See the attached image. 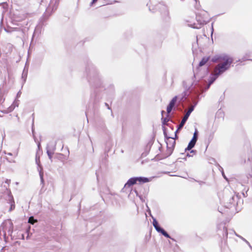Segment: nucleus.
Instances as JSON below:
<instances>
[{"mask_svg": "<svg viewBox=\"0 0 252 252\" xmlns=\"http://www.w3.org/2000/svg\"><path fill=\"white\" fill-rule=\"evenodd\" d=\"M212 61L213 62H219L220 63L215 67L214 72L210 78L207 89L216 80L218 77L229 69L233 62V59L226 55H216Z\"/></svg>", "mask_w": 252, "mask_h": 252, "instance_id": "obj_1", "label": "nucleus"}, {"mask_svg": "<svg viewBox=\"0 0 252 252\" xmlns=\"http://www.w3.org/2000/svg\"><path fill=\"white\" fill-rule=\"evenodd\" d=\"M4 189L3 192L5 193L7 195V198L6 199L7 202L8 204H10V207L8 211L11 212L15 208V201L13 198V196L11 193L10 190L8 189V187L5 186H3Z\"/></svg>", "mask_w": 252, "mask_h": 252, "instance_id": "obj_2", "label": "nucleus"}, {"mask_svg": "<svg viewBox=\"0 0 252 252\" xmlns=\"http://www.w3.org/2000/svg\"><path fill=\"white\" fill-rule=\"evenodd\" d=\"M150 181V180L149 178L145 177H134L131 178L128 180L127 183L125 184V187L126 186H130L136 183L137 182H138L140 183H147Z\"/></svg>", "mask_w": 252, "mask_h": 252, "instance_id": "obj_3", "label": "nucleus"}, {"mask_svg": "<svg viewBox=\"0 0 252 252\" xmlns=\"http://www.w3.org/2000/svg\"><path fill=\"white\" fill-rule=\"evenodd\" d=\"M153 219V225L154 226L156 230L159 233H161L163 235H164L165 237L167 238H170L169 234L162 228L159 227L158 225V221H157L156 219L154 218V217H152Z\"/></svg>", "mask_w": 252, "mask_h": 252, "instance_id": "obj_4", "label": "nucleus"}, {"mask_svg": "<svg viewBox=\"0 0 252 252\" xmlns=\"http://www.w3.org/2000/svg\"><path fill=\"white\" fill-rule=\"evenodd\" d=\"M177 100V97H174L171 101L170 102L169 105L167 106V112L168 113H169L171 112L173 107H174L176 102Z\"/></svg>", "mask_w": 252, "mask_h": 252, "instance_id": "obj_5", "label": "nucleus"}, {"mask_svg": "<svg viewBox=\"0 0 252 252\" xmlns=\"http://www.w3.org/2000/svg\"><path fill=\"white\" fill-rule=\"evenodd\" d=\"M19 105V103L17 100H15L13 103L8 108V110L6 111L7 113L10 112L12 111L15 107H18Z\"/></svg>", "mask_w": 252, "mask_h": 252, "instance_id": "obj_6", "label": "nucleus"}, {"mask_svg": "<svg viewBox=\"0 0 252 252\" xmlns=\"http://www.w3.org/2000/svg\"><path fill=\"white\" fill-rule=\"evenodd\" d=\"M196 141L194 140L191 139V140L189 143L188 147L185 149V151L190 150H191L195 145Z\"/></svg>", "mask_w": 252, "mask_h": 252, "instance_id": "obj_7", "label": "nucleus"}, {"mask_svg": "<svg viewBox=\"0 0 252 252\" xmlns=\"http://www.w3.org/2000/svg\"><path fill=\"white\" fill-rule=\"evenodd\" d=\"M188 118H189V117H188L187 116H186V115L184 116V117L183 119H182L181 123L179 125L178 129H181V128H182L183 127V126L185 125L186 122L188 120Z\"/></svg>", "mask_w": 252, "mask_h": 252, "instance_id": "obj_8", "label": "nucleus"}, {"mask_svg": "<svg viewBox=\"0 0 252 252\" xmlns=\"http://www.w3.org/2000/svg\"><path fill=\"white\" fill-rule=\"evenodd\" d=\"M208 60H209L208 58H206V57L203 58L199 63V66H202L204 65L208 62Z\"/></svg>", "mask_w": 252, "mask_h": 252, "instance_id": "obj_9", "label": "nucleus"}, {"mask_svg": "<svg viewBox=\"0 0 252 252\" xmlns=\"http://www.w3.org/2000/svg\"><path fill=\"white\" fill-rule=\"evenodd\" d=\"M47 155L49 157V158L51 159V158H52V155L53 154V152H52L50 149H49V145L47 146Z\"/></svg>", "mask_w": 252, "mask_h": 252, "instance_id": "obj_10", "label": "nucleus"}, {"mask_svg": "<svg viewBox=\"0 0 252 252\" xmlns=\"http://www.w3.org/2000/svg\"><path fill=\"white\" fill-rule=\"evenodd\" d=\"M196 18L197 19V21L201 24H204L205 22H206V20L205 19L203 18V19H199V14L197 13V15H196Z\"/></svg>", "mask_w": 252, "mask_h": 252, "instance_id": "obj_11", "label": "nucleus"}, {"mask_svg": "<svg viewBox=\"0 0 252 252\" xmlns=\"http://www.w3.org/2000/svg\"><path fill=\"white\" fill-rule=\"evenodd\" d=\"M36 221V220H34L33 217H31L29 219L28 222L32 224H34Z\"/></svg>", "mask_w": 252, "mask_h": 252, "instance_id": "obj_12", "label": "nucleus"}, {"mask_svg": "<svg viewBox=\"0 0 252 252\" xmlns=\"http://www.w3.org/2000/svg\"><path fill=\"white\" fill-rule=\"evenodd\" d=\"M197 139V131H195L193 134V136L192 139L196 141Z\"/></svg>", "mask_w": 252, "mask_h": 252, "instance_id": "obj_13", "label": "nucleus"}, {"mask_svg": "<svg viewBox=\"0 0 252 252\" xmlns=\"http://www.w3.org/2000/svg\"><path fill=\"white\" fill-rule=\"evenodd\" d=\"M40 177L41 179V182L42 183H43V173H42L41 171L39 173Z\"/></svg>", "mask_w": 252, "mask_h": 252, "instance_id": "obj_14", "label": "nucleus"}, {"mask_svg": "<svg viewBox=\"0 0 252 252\" xmlns=\"http://www.w3.org/2000/svg\"><path fill=\"white\" fill-rule=\"evenodd\" d=\"M234 233H235V234L237 236H238V237H240V238L241 239H242L243 240H244V241H245V242H246L247 243H248V242H247V241H246V240L244 238H243L242 237H241V236H239V235H237V234L236 233V232H234Z\"/></svg>", "mask_w": 252, "mask_h": 252, "instance_id": "obj_15", "label": "nucleus"}, {"mask_svg": "<svg viewBox=\"0 0 252 252\" xmlns=\"http://www.w3.org/2000/svg\"><path fill=\"white\" fill-rule=\"evenodd\" d=\"M191 113V111H189V110H188V112L185 114V115L187 116L188 117H189Z\"/></svg>", "mask_w": 252, "mask_h": 252, "instance_id": "obj_16", "label": "nucleus"}, {"mask_svg": "<svg viewBox=\"0 0 252 252\" xmlns=\"http://www.w3.org/2000/svg\"><path fill=\"white\" fill-rule=\"evenodd\" d=\"M193 109H194V107L193 106H192L189 108V111H191L192 112L193 110Z\"/></svg>", "mask_w": 252, "mask_h": 252, "instance_id": "obj_17", "label": "nucleus"}, {"mask_svg": "<svg viewBox=\"0 0 252 252\" xmlns=\"http://www.w3.org/2000/svg\"><path fill=\"white\" fill-rule=\"evenodd\" d=\"M10 182V180H8V179H6V180H5V183L6 184H7L8 185L9 184Z\"/></svg>", "mask_w": 252, "mask_h": 252, "instance_id": "obj_18", "label": "nucleus"}, {"mask_svg": "<svg viewBox=\"0 0 252 252\" xmlns=\"http://www.w3.org/2000/svg\"><path fill=\"white\" fill-rule=\"evenodd\" d=\"M97 0H93L92 2L91 3V6H92L93 4Z\"/></svg>", "mask_w": 252, "mask_h": 252, "instance_id": "obj_19", "label": "nucleus"}, {"mask_svg": "<svg viewBox=\"0 0 252 252\" xmlns=\"http://www.w3.org/2000/svg\"><path fill=\"white\" fill-rule=\"evenodd\" d=\"M38 161H39V157H37V156H36V162L37 164H38Z\"/></svg>", "mask_w": 252, "mask_h": 252, "instance_id": "obj_20", "label": "nucleus"}, {"mask_svg": "<svg viewBox=\"0 0 252 252\" xmlns=\"http://www.w3.org/2000/svg\"><path fill=\"white\" fill-rule=\"evenodd\" d=\"M21 92H19L17 93V97H20V95H21Z\"/></svg>", "mask_w": 252, "mask_h": 252, "instance_id": "obj_21", "label": "nucleus"}, {"mask_svg": "<svg viewBox=\"0 0 252 252\" xmlns=\"http://www.w3.org/2000/svg\"><path fill=\"white\" fill-rule=\"evenodd\" d=\"M17 155H18L17 152H16L14 153V157H16L17 156Z\"/></svg>", "mask_w": 252, "mask_h": 252, "instance_id": "obj_22", "label": "nucleus"}, {"mask_svg": "<svg viewBox=\"0 0 252 252\" xmlns=\"http://www.w3.org/2000/svg\"><path fill=\"white\" fill-rule=\"evenodd\" d=\"M7 155H9V156H12V154L11 153H8Z\"/></svg>", "mask_w": 252, "mask_h": 252, "instance_id": "obj_23", "label": "nucleus"}, {"mask_svg": "<svg viewBox=\"0 0 252 252\" xmlns=\"http://www.w3.org/2000/svg\"><path fill=\"white\" fill-rule=\"evenodd\" d=\"M187 156H188V157H191V155H190L189 154H187Z\"/></svg>", "mask_w": 252, "mask_h": 252, "instance_id": "obj_24", "label": "nucleus"}, {"mask_svg": "<svg viewBox=\"0 0 252 252\" xmlns=\"http://www.w3.org/2000/svg\"><path fill=\"white\" fill-rule=\"evenodd\" d=\"M222 175L223 176V177L225 178V176H224V173H223V172H222Z\"/></svg>", "mask_w": 252, "mask_h": 252, "instance_id": "obj_25", "label": "nucleus"}, {"mask_svg": "<svg viewBox=\"0 0 252 252\" xmlns=\"http://www.w3.org/2000/svg\"><path fill=\"white\" fill-rule=\"evenodd\" d=\"M194 152V151L193 150H192V151L190 152V153H193Z\"/></svg>", "mask_w": 252, "mask_h": 252, "instance_id": "obj_26", "label": "nucleus"}, {"mask_svg": "<svg viewBox=\"0 0 252 252\" xmlns=\"http://www.w3.org/2000/svg\"><path fill=\"white\" fill-rule=\"evenodd\" d=\"M203 12L204 13V14H207V13L205 11H203Z\"/></svg>", "mask_w": 252, "mask_h": 252, "instance_id": "obj_27", "label": "nucleus"}, {"mask_svg": "<svg viewBox=\"0 0 252 252\" xmlns=\"http://www.w3.org/2000/svg\"><path fill=\"white\" fill-rule=\"evenodd\" d=\"M39 145H40V144H38V148L39 147Z\"/></svg>", "mask_w": 252, "mask_h": 252, "instance_id": "obj_28", "label": "nucleus"}, {"mask_svg": "<svg viewBox=\"0 0 252 252\" xmlns=\"http://www.w3.org/2000/svg\"><path fill=\"white\" fill-rule=\"evenodd\" d=\"M212 31H213V28H212ZM213 32H212V33Z\"/></svg>", "mask_w": 252, "mask_h": 252, "instance_id": "obj_29", "label": "nucleus"}, {"mask_svg": "<svg viewBox=\"0 0 252 252\" xmlns=\"http://www.w3.org/2000/svg\"><path fill=\"white\" fill-rule=\"evenodd\" d=\"M195 1H196V0H194Z\"/></svg>", "mask_w": 252, "mask_h": 252, "instance_id": "obj_30", "label": "nucleus"}]
</instances>
